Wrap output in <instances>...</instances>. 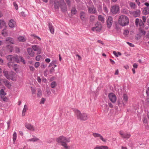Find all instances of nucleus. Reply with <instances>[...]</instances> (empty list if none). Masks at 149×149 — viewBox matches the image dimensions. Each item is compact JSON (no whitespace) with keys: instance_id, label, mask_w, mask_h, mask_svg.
<instances>
[{"instance_id":"obj_1","label":"nucleus","mask_w":149,"mask_h":149,"mask_svg":"<svg viewBox=\"0 0 149 149\" xmlns=\"http://www.w3.org/2000/svg\"><path fill=\"white\" fill-rule=\"evenodd\" d=\"M54 5L55 9H58L60 7L61 11L63 13H65L67 11V6L64 0L55 1L54 2Z\"/></svg>"},{"instance_id":"obj_58","label":"nucleus","mask_w":149,"mask_h":149,"mask_svg":"<svg viewBox=\"0 0 149 149\" xmlns=\"http://www.w3.org/2000/svg\"><path fill=\"white\" fill-rule=\"evenodd\" d=\"M31 91L32 94H35V93L36 90L34 88H33L32 87H31Z\"/></svg>"},{"instance_id":"obj_53","label":"nucleus","mask_w":149,"mask_h":149,"mask_svg":"<svg viewBox=\"0 0 149 149\" xmlns=\"http://www.w3.org/2000/svg\"><path fill=\"white\" fill-rule=\"evenodd\" d=\"M13 5L15 7V8L16 10L18 9V6L16 2H14L13 3Z\"/></svg>"},{"instance_id":"obj_51","label":"nucleus","mask_w":149,"mask_h":149,"mask_svg":"<svg viewBox=\"0 0 149 149\" xmlns=\"http://www.w3.org/2000/svg\"><path fill=\"white\" fill-rule=\"evenodd\" d=\"M129 33V31L128 30H124V34L125 35H127Z\"/></svg>"},{"instance_id":"obj_2","label":"nucleus","mask_w":149,"mask_h":149,"mask_svg":"<svg viewBox=\"0 0 149 149\" xmlns=\"http://www.w3.org/2000/svg\"><path fill=\"white\" fill-rule=\"evenodd\" d=\"M17 57L16 55H9L6 56V58L9 62L7 63V65L9 68L14 67L16 65V64L13 63L17 62Z\"/></svg>"},{"instance_id":"obj_22","label":"nucleus","mask_w":149,"mask_h":149,"mask_svg":"<svg viewBox=\"0 0 149 149\" xmlns=\"http://www.w3.org/2000/svg\"><path fill=\"white\" fill-rule=\"evenodd\" d=\"M48 26L50 32L52 33L53 34L54 33V30L52 24L50 23H49Z\"/></svg>"},{"instance_id":"obj_7","label":"nucleus","mask_w":149,"mask_h":149,"mask_svg":"<svg viewBox=\"0 0 149 149\" xmlns=\"http://www.w3.org/2000/svg\"><path fill=\"white\" fill-rule=\"evenodd\" d=\"M135 24L137 26H138L139 25L140 28H143L145 26L144 22L141 19H140L139 18H136V19Z\"/></svg>"},{"instance_id":"obj_47","label":"nucleus","mask_w":149,"mask_h":149,"mask_svg":"<svg viewBox=\"0 0 149 149\" xmlns=\"http://www.w3.org/2000/svg\"><path fill=\"white\" fill-rule=\"evenodd\" d=\"M15 51L16 53H18L20 52L19 49L17 47H15Z\"/></svg>"},{"instance_id":"obj_14","label":"nucleus","mask_w":149,"mask_h":149,"mask_svg":"<svg viewBox=\"0 0 149 149\" xmlns=\"http://www.w3.org/2000/svg\"><path fill=\"white\" fill-rule=\"evenodd\" d=\"M27 52L28 54L30 56L33 57L35 53L31 48H28L27 49Z\"/></svg>"},{"instance_id":"obj_16","label":"nucleus","mask_w":149,"mask_h":149,"mask_svg":"<svg viewBox=\"0 0 149 149\" xmlns=\"http://www.w3.org/2000/svg\"><path fill=\"white\" fill-rule=\"evenodd\" d=\"M139 33L137 35V36H139V37H141L142 36H144L145 35L146 32L144 31L142 28H139Z\"/></svg>"},{"instance_id":"obj_42","label":"nucleus","mask_w":149,"mask_h":149,"mask_svg":"<svg viewBox=\"0 0 149 149\" xmlns=\"http://www.w3.org/2000/svg\"><path fill=\"white\" fill-rule=\"evenodd\" d=\"M13 140L14 141H15L17 138V134L16 132H14L13 134Z\"/></svg>"},{"instance_id":"obj_63","label":"nucleus","mask_w":149,"mask_h":149,"mask_svg":"<svg viewBox=\"0 0 149 149\" xmlns=\"http://www.w3.org/2000/svg\"><path fill=\"white\" fill-rule=\"evenodd\" d=\"M45 61L46 62L49 63L50 62V60L49 58H47L45 59Z\"/></svg>"},{"instance_id":"obj_9","label":"nucleus","mask_w":149,"mask_h":149,"mask_svg":"<svg viewBox=\"0 0 149 149\" xmlns=\"http://www.w3.org/2000/svg\"><path fill=\"white\" fill-rule=\"evenodd\" d=\"M108 97L110 100L113 103H115L116 100V97L113 93H111L109 94Z\"/></svg>"},{"instance_id":"obj_35","label":"nucleus","mask_w":149,"mask_h":149,"mask_svg":"<svg viewBox=\"0 0 149 149\" xmlns=\"http://www.w3.org/2000/svg\"><path fill=\"white\" fill-rule=\"evenodd\" d=\"M123 100L125 102H127L128 100V97L127 95L125 94H124L123 95Z\"/></svg>"},{"instance_id":"obj_59","label":"nucleus","mask_w":149,"mask_h":149,"mask_svg":"<svg viewBox=\"0 0 149 149\" xmlns=\"http://www.w3.org/2000/svg\"><path fill=\"white\" fill-rule=\"evenodd\" d=\"M94 149H101L100 146H96Z\"/></svg>"},{"instance_id":"obj_50","label":"nucleus","mask_w":149,"mask_h":149,"mask_svg":"<svg viewBox=\"0 0 149 149\" xmlns=\"http://www.w3.org/2000/svg\"><path fill=\"white\" fill-rule=\"evenodd\" d=\"M40 65V63L39 62H36L34 65V66L36 68H37L38 67V66Z\"/></svg>"},{"instance_id":"obj_34","label":"nucleus","mask_w":149,"mask_h":149,"mask_svg":"<svg viewBox=\"0 0 149 149\" xmlns=\"http://www.w3.org/2000/svg\"><path fill=\"white\" fill-rule=\"evenodd\" d=\"M37 96L38 97H40L42 95V91L40 89L38 88V93L37 94Z\"/></svg>"},{"instance_id":"obj_29","label":"nucleus","mask_w":149,"mask_h":149,"mask_svg":"<svg viewBox=\"0 0 149 149\" xmlns=\"http://www.w3.org/2000/svg\"><path fill=\"white\" fill-rule=\"evenodd\" d=\"M77 10L75 7H73L71 10V13L72 15H74L76 14Z\"/></svg>"},{"instance_id":"obj_57","label":"nucleus","mask_w":149,"mask_h":149,"mask_svg":"<svg viewBox=\"0 0 149 149\" xmlns=\"http://www.w3.org/2000/svg\"><path fill=\"white\" fill-rule=\"evenodd\" d=\"M127 43L128 44L130 47H134V45L133 44L130 43L129 42H127Z\"/></svg>"},{"instance_id":"obj_54","label":"nucleus","mask_w":149,"mask_h":149,"mask_svg":"<svg viewBox=\"0 0 149 149\" xmlns=\"http://www.w3.org/2000/svg\"><path fill=\"white\" fill-rule=\"evenodd\" d=\"M45 101V99L44 98H42L41 100V101L40 102V104H44Z\"/></svg>"},{"instance_id":"obj_28","label":"nucleus","mask_w":149,"mask_h":149,"mask_svg":"<svg viewBox=\"0 0 149 149\" xmlns=\"http://www.w3.org/2000/svg\"><path fill=\"white\" fill-rule=\"evenodd\" d=\"M18 39L20 42H24L26 40V39L23 36H20L18 38Z\"/></svg>"},{"instance_id":"obj_49","label":"nucleus","mask_w":149,"mask_h":149,"mask_svg":"<svg viewBox=\"0 0 149 149\" xmlns=\"http://www.w3.org/2000/svg\"><path fill=\"white\" fill-rule=\"evenodd\" d=\"M41 57V56L40 55H38L37 56L36 58V59L37 61H39L40 58Z\"/></svg>"},{"instance_id":"obj_6","label":"nucleus","mask_w":149,"mask_h":149,"mask_svg":"<svg viewBox=\"0 0 149 149\" xmlns=\"http://www.w3.org/2000/svg\"><path fill=\"white\" fill-rule=\"evenodd\" d=\"M111 11L114 14H116L119 13V7L117 5L112 6L111 8Z\"/></svg>"},{"instance_id":"obj_17","label":"nucleus","mask_w":149,"mask_h":149,"mask_svg":"<svg viewBox=\"0 0 149 149\" xmlns=\"http://www.w3.org/2000/svg\"><path fill=\"white\" fill-rule=\"evenodd\" d=\"M6 48L7 51L10 52H12L13 50V47L12 45H8L6 46Z\"/></svg>"},{"instance_id":"obj_27","label":"nucleus","mask_w":149,"mask_h":149,"mask_svg":"<svg viewBox=\"0 0 149 149\" xmlns=\"http://www.w3.org/2000/svg\"><path fill=\"white\" fill-rule=\"evenodd\" d=\"M61 145L63 147L62 148L65 149H70V146H68L66 143H63V144H61Z\"/></svg>"},{"instance_id":"obj_45","label":"nucleus","mask_w":149,"mask_h":149,"mask_svg":"<svg viewBox=\"0 0 149 149\" xmlns=\"http://www.w3.org/2000/svg\"><path fill=\"white\" fill-rule=\"evenodd\" d=\"M28 109L27 106L26 105H25L22 111H23V112H26V110H27Z\"/></svg>"},{"instance_id":"obj_55","label":"nucleus","mask_w":149,"mask_h":149,"mask_svg":"<svg viewBox=\"0 0 149 149\" xmlns=\"http://www.w3.org/2000/svg\"><path fill=\"white\" fill-rule=\"evenodd\" d=\"M97 10H98V11H99V12H101L102 10V6L101 5H99L98 7V8H97Z\"/></svg>"},{"instance_id":"obj_33","label":"nucleus","mask_w":149,"mask_h":149,"mask_svg":"<svg viewBox=\"0 0 149 149\" xmlns=\"http://www.w3.org/2000/svg\"><path fill=\"white\" fill-rule=\"evenodd\" d=\"M32 48L34 51H36L39 47L37 45H34L32 46Z\"/></svg>"},{"instance_id":"obj_56","label":"nucleus","mask_w":149,"mask_h":149,"mask_svg":"<svg viewBox=\"0 0 149 149\" xmlns=\"http://www.w3.org/2000/svg\"><path fill=\"white\" fill-rule=\"evenodd\" d=\"M29 69L31 71H33L35 70L33 66H30Z\"/></svg>"},{"instance_id":"obj_43","label":"nucleus","mask_w":149,"mask_h":149,"mask_svg":"<svg viewBox=\"0 0 149 149\" xmlns=\"http://www.w3.org/2000/svg\"><path fill=\"white\" fill-rule=\"evenodd\" d=\"M130 5L132 8H135L136 5L135 3L131 2L130 3Z\"/></svg>"},{"instance_id":"obj_48","label":"nucleus","mask_w":149,"mask_h":149,"mask_svg":"<svg viewBox=\"0 0 149 149\" xmlns=\"http://www.w3.org/2000/svg\"><path fill=\"white\" fill-rule=\"evenodd\" d=\"M36 51L37 52V54H40L41 52V49L40 47Z\"/></svg>"},{"instance_id":"obj_40","label":"nucleus","mask_w":149,"mask_h":149,"mask_svg":"<svg viewBox=\"0 0 149 149\" xmlns=\"http://www.w3.org/2000/svg\"><path fill=\"white\" fill-rule=\"evenodd\" d=\"M47 64L44 63H42L40 65V67L41 68H45L47 66Z\"/></svg>"},{"instance_id":"obj_61","label":"nucleus","mask_w":149,"mask_h":149,"mask_svg":"<svg viewBox=\"0 0 149 149\" xmlns=\"http://www.w3.org/2000/svg\"><path fill=\"white\" fill-rule=\"evenodd\" d=\"M104 107L105 109H106V110H108L109 109V108L108 107V105L107 104H104Z\"/></svg>"},{"instance_id":"obj_30","label":"nucleus","mask_w":149,"mask_h":149,"mask_svg":"<svg viewBox=\"0 0 149 149\" xmlns=\"http://www.w3.org/2000/svg\"><path fill=\"white\" fill-rule=\"evenodd\" d=\"M131 136V135L129 133L124 134L123 136H122V138L128 139L130 138Z\"/></svg>"},{"instance_id":"obj_52","label":"nucleus","mask_w":149,"mask_h":149,"mask_svg":"<svg viewBox=\"0 0 149 149\" xmlns=\"http://www.w3.org/2000/svg\"><path fill=\"white\" fill-rule=\"evenodd\" d=\"M101 149H108V147L105 146H100Z\"/></svg>"},{"instance_id":"obj_39","label":"nucleus","mask_w":149,"mask_h":149,"mask_svg":"<svg viewBox=\"0 0 149 149\" xmlns=\"http://www.w3.org/2000/svg\"><path fill=\"white\" fill-rule=\"evenodd\" d=\"M101 134L97 133H93V135L95 137H100V135Z\"/></svg>"},{"instance_id":"obj_44","label":"nucleus","mask_w":149,"mask_h":149,"mask_svg":"<svg viewBox=\"0 0 149 149\" xmlns=\"http://www.w3.org/2000/svg\"><path fill=\"white\" fill-rule=\"evenodd\" d=\"M99 137H100V139L101 140H102L104 142H106V141H107L106 139H104L103 138V136L101 135H100V136Z\"/></svg>"},{"instance_id":"obj_18","label":"nucleus","mask_w":149,"mask_h":149,"mask_svg":"<svg viewBox=\"0 0 149 149\" xmlns=\"http://www.w3.org/2000/svg\"><path fill=\"white\" fill-rule=\"evenodd\" d=\"M141 11L139 10H137L136 11H134L133 13L135 17H139Z\"/></svg>"},{"instance_id":"obj_12","label":"nucleus","mask_w":149,"mask_h":149,"mask_svg":"<svg viewBox=\"0 0 149 149\" xmlns=\"http://www.w3.org/2000/svg\"><path fill=\"white\" fill-rule=\"evenodd\" d=\"M17 63H19L20 62H22L24 64H25V61L24 59V58L21 56H18L17 55Z\"/></svg>"},{"instance_id":"obj_20","label":"nucleus","mask_w":149,"mask_h":149,"mask_svg":"<svg viewBox=\"0 0 149 149\" xmlns=\"http://www.w3.org/2000/svg\"><path fill=\"white\" fill-rule=\"evenodd\" d=\"M33 138L28 140V141L36 142L39 140V139L34 136H33Z\"/></svg>"},{"instance_id":"obj_10","label":"nucleus","mask_w":149,"mask_h":149,"mask_svg":"<svg viewBox=\"0 0 149 149\" xmlns=\"http://www.w3.org/2000/svg\"><path fill=\"white\" fill-rule=\"evenodd\" d=\"M113 18L111 16H109L107 20V26L108 28H110L113 23Z\"/></svg>"},{"instance_id":"obj_4","label":"nucleus","mask_w":149,"mask_h":149,"mask_svg":"<svg viewBox=\"0 0 149 149\" xmlns=\"http://www.w3.org/2000/svg\"><path fill=\"white\" fill-rule=\"evenodd\" d=\"M74 111L77 117V118L81 120H86L88 118V115L86 113H81L79 110L77 109H74Z\"/></svg>"},{"instance_id":"obj_25","label":"nucleus","mask_w":149,"mask_h":149,"mask_svg":"<svg viewBox=\"0 0 149 149\" xmlns=\"http://www.w3.org/2000/svg\"><path fill=\"white\" fill-rule=\"evenodd\" d=\"M143 13L145 15H146L149 13V8L146 7L143 11Z\"/></svg>"},{"instance_id":"obj_60","label":"nucleus","mask_w":149,"mask_h":149,"mask_svg":"<svg viewBox=\"0 0 149 149\" xmlns=\"http://www.w3.org/2000/svg\"><path fill=\"white\" fill-rule=\"evenodd\" d=\"M142 19H143V22L144 23L145 22H146V17L145 16H143L142 17Z\"/></svg>"},{"instance_id":"obj_8","label":"nucleus","mask_w":149,"mask_h":149,"mask_svg":"<svg viewBox=\"0 0 149 149\" xmlns=\"http://www.w3.org/2000/svg\"><path fill=\"white\" fill-rule=\"evenodd\" d=\"M95 26L93 27L92 30L93 31H100L102 29V25L100 22H97L95 24Z\"/></svg>"},{"instance_id":"obj_41","label":"nucleus","mask_w":149,"mask_h":149,"mask_svg":"<svg viewBox=\"0 0 149 149\" xmlns=\"http://www.w3.org/2000/svg\"><path fill=\"white\" fill-rule=\"evenodd\" d=\"M68 6L69 7H70L71 6V3L70 0H65Z\"/></svg>"},{"instance_id":"obj_5","label":"nucleus","mask_w":149,"mask_h":149,"mask_svg":"<svg viewBox=\"0 0 149 149\" xmlns=\"http://www.w3.org/2000/svg\"><path fill=\"white\" fill-rule=\"evenodd\" d=\"M56 141L58 143H61V144H63V143L70 142V138H66L63 136H61L56 139Z\"/></svg>"},{"instance_id":"obj_13","label":"nucleus","mask_w":149,"mask_h":149,"mask_svg":"<svg viewBox=\"0 0 149 149\" xmlns=\"http://www.w3.org/2000/svg\"><path fill=\"white\" fill-rule=\"evenodd\" d=\"M25 127L27 129L31 131H34L35 130V129L33 125L31 124H26L25 125Z\"/></svg>"},{"instance_id":"obj_31","label":"nucleus","mask_w":149,"mask_h":149,"mask_svg":"<svg viewBox=\"0 0 149 149\" xmlns=\"http://www.w3.org/2000/svg\"><path fill=\"white\" fill-rule=\"evenodd\" d=\"M0 94L1 95V97L2 98V96L4 97L6 95V93L4 91V90L3 89H1L0 90Z\"/></svg>"},{"instance_id":"obj_36","label":"nucleus","mask_w":149,"mask_h":149,"mask_svg":"<svg viewBox=\"0 0 149 149\" xmlns=\"http://www.w3.org/2000/svg\"><path fill=\"white\" fill-rule=\"evenodd\" d=\"M8 76L10 77L9 79L13 80L12 79L13 78V72L12 71L9 72Z\"/></svg>"},{"instance_id":"obj_62","label":"nucleus","mask_w":149,"mask_h":149,"mask_svg":"<svg viewBox=\"0 0 149 149\" xmlns=\"http://www.w3.org/2000/svg\"><path fill=\"white\" fill-rule=\"evenodd\" d=\"M46 91H47V94L48 95H50V94L51 93L50 91V90H49V89H47L46 90Z\"/></svg>"},{"instance_id":"obj_3","label":"nucleus","mask_w":149,"mask_h":149,"mask_svg":"<svg viewBox=\"0 0 149 149\" xmlns=\"http://www.w3.org/2000/svg\"><path fill=\"white\" fill-rule=\"evenodd\" d=\"M129 22L128 18L125 15H121L119 17L118 23L121 26H124L127 25Z\"/></svg>"},{"instance_id":"obj_37","label":"nucleus","mask_w":149,"mask_h":149,"mask_svg":"<svg viewBox=\"0 0 149 149\" xmlns=\"http://www.w3.org/2000/svg\"><path fill=\"white\" fill-rule=\"evenodd\" d=\"M95 17L94 15H91L90 17V22H93L95 19Z\"/></svg>"},{"instance_id":"obj_11","label":"nucleus","mask_w":149,"mask_h":149,"mask_svg":"<svg viewBox=\"0 0 149 149\" xmlns=\"http://www.w3.org/2000/svg\"><path fill=\"white\" fill-rule=\"evenodd\" d=\"M6 27V23L4 20L2 19H0V29H1L2 28H4V29L2 30V31H3L5 29Z\"/></svg>"},{"instance_id":"obj_19","label":"nucleus","mask_w":149,"mask_h":149,"mask_svg":"<svg viewBox=\"0 0 149 149\" xmlns=\"http://www.w3.org/2000/svg\"><path fill=\"white\" fill-rule=\"evenodd\" d=\"M15 22L13 19L10 20L8 24L9 27L11 28L14 27L15 25Z\"/></svg>"},{"instance_id":"obj_64","label":"nucleus","mask_w":149,"mask_h":149,"mask_svg":"<svg viewBox=\"0 0 149 149\" xmlns=\"http://www.w3.org/2000/svg\"><path fill=\"white\" fill-rule=\"evenodd\" d=\"M104 10V11L105 12H107L108 10H107V8L106 6H104L103 8Z\"/></svg>"},{"instance_id":"obj_24","label":"nucleus","mask_w":149,"mask_h":149,"mask_svg":"<svg viewBox=\"0 0 149 149\" xmlns=\"http://www.w3.org/2000/svg\"><path fill=\"white\" fill-rule=\"evenodd\" d=\"M3 83L6 86H7L8 88H10L11 86V85L10 84L8 81L6 79H3Z\"/></svg>"},{"instance_id":"obj_38","label":"nucleus","mask_w":149,"mask_h":149,"mask_svg":"<svg viewBox=\"0 0 149 149\" xmlns=\"http://www.w3.org/2000/svg\"><path fill=\"white\" fill-rule=\"evenodd\" d=\"M98 20L101 21L102 22L104 21V18L101 15H99L98 16Z\"/></svg>"},{"instance_id":"obj_26","label":"nucleus","mask_w":149,"mask_h":149,"mask_svg":"<svg viewBox=\"0 0 149 149\" xmlns=\"http://www.w3.org/2000/svg\"><path fill=\"white\" fill-rule=\"evenodd\" d=\"M3 72L4 75L5 76L6 78L8 79H10V77L8 76L9 72L5 70H4Z\"/></svg>"},{"instance_id":"obj_46","label":"nucleus","mask_w":149,"mask_h":149,"mask_svg":"<svg viewBox=\"0 0 149 149\" xmlns=\"http://www.w3.org/2000/svg\"><path fill=\"white\" fill-rule=\"evenodd\" d=\"M54 71L55 70L54 69V67H52L49 70V72L50 74H52L54 72Z\"/></svg>"},{"instance_id":"obj_23","label":"nucleus","mask_w":149,"mask_h":149,"mask_svg":"<svg viewBox=\"0 0 149 149\" xmlns=\"http://www.w3.org/2000/svg\"><path fill=\"white\" fill-rule=\"evenodd\" d=\"M6 42H9L12 44H13L14 43V41L13 38L10 37H8L6 38Z\"/></svg>"},{"instance_id":"obj_21","label":"nucleus","mask_w":149,"mask_h":149,"mask_svg":"<svg viewBox=\"0 0 149 149\" xmlns=\"http://www.w3.org/2000/svg\"><path fill=\"white\" fill-rule=\"evenodd\" d=\"M86 14L84 12H81L80 13V18L82 21H84L85 19Z\"/></svg>"},{"instance_id":"obj_15","label":"nucleus","mask_w":149,"mask_h":149,"mask_svg":"<svg viewBox=\"0 0 149 149\" xmlns=\"http://www.w3.org/2000/svg\"><path fill=\"white\" fill-rule=\"evenodd\" d=\"M88 12L91 13L95 14L96 12V9L94 6L88 7Z\"/></svg>"},{"instance_id":"obj_32","label":"nucleus","mask_w":149,"mask_h":149,"mask_svg":"<svg viewBox=\"0 0 149 149\" xmlns=\"http://www.w3.org/2000/svg\"><path fill=\"white\" fill-rule=\"evenodd\" d=\"M57 85L55 81H53L52 82L50 86L52 88H54Z\"/></svg>"}]
</instances>
